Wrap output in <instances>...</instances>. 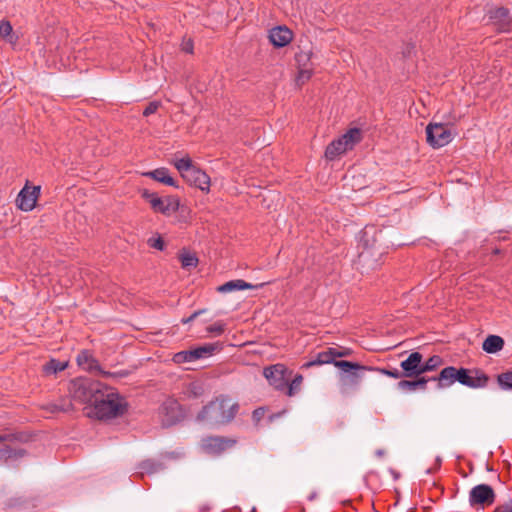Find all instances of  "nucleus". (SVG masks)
Here are the masks:
<instances>
[{"label": "nucleus", "instance_id": "nucleus-1", "mask_svg": "<svg viewBox=\"0 0 512 512\" xmlns=\"http://www.w3.org/2000/svg\"><path fill=\"white\" fill-rule=\"evenodd\" d=\"M99 394L96 400H93L88 416L98 420H109L121 417L128 411V402L115 388L104 384Z\"/></svg>", "mask_w": 512, "mask_h": 512}, {"label": "nucleus", "instance_id": "nucleus-2", "mask_svg": "<svg viewBox=\"0 0 512 512\" xmlns=\"http://www.w3.org/2000/svg\"><path fill=\"white\" fill-rule=\"evenodd\" d=\"M239 411V404L231 403L227 395H219L202 407L196 416V421L210 427L230 423Z\"/></svg>", "mask_w": 512, "mask_h": 512}, {"label": "nucleus", "instance_id": "nucleus-3", "mask_svg": "<svg viewBox=\"0 0 512 512\" xmlns=\"http://www.w3.org/2000/svg\"><path fill=\"white\" fill-rule=\"evenodd\" d=\"M382 238L383 232L374 226L364 228L358 245L361 248L358 253L360 263L371 269H375L379 265V261L386 253V247L380 243Z\"/></svg>", "mask_w": 512, "mask_h": 512}, {"label": "nucleus", "instance_id": "nucleus-4", "mask_svg": "<svg viewBox=\"0 0 512 512\" xmlns=\"http://www.w3.org/2000/svg\"><path fill=\"white\" fill-rule=\"evenodd\" d=\"M104 388V383L88 377H78L70 382L69 392L73 399L93 405V400L100 395V390Z\"/></svg>", "mask_w": 512, "mask_h": 512}, {"label": "nucleus", "instance_id": "nucleus-5", "mask_svg": "<svg viewBox=\"0 0 512 512\" xmlns=\"http://www.w3.org/2000/svg\"><path fill=\"white\" fill-rule=\"evenodd\" d=\"M456 382L472 389H483L489 385L490 376L480 368H457Z\"/></svg>", "mask_w": 512, "mask_h": 512}, {"label": "nucleus", "instance_id": "nucleus-6", "mask_svg": "<svg viewBox=\"0 0 512 512\" xmlns=\"http://www.w3.org/2000/svg\"><path fill=\"white\" fill-rule=\"evenodd\" d=\"M334 366L341 370L340 380L344 385L357 386L363 376L364 372L369 371L372 367L361 365L357 362L347 360H339L334 362Z\"/></svg>", "mask_w": 512, "mask_h": 512}, {"label": "nucleus", "instance_id": "nucleus-7", "mask_svg": "<svg viewBox=\"0 0 512 512\" xmlns=\"http://www.w3.org/2000/svg\"><path fill=\"white\" fill-rule=\"evenodd\" d=\"M159 416L163 427H171L185 417L181 404L172 398L165 400L159 407Z\"/></svg>", "mask_w": 512, "mask_h": 512}, {"label": "nucleus", "instance_id": "nucleus-8", "mask_svg": "<svg viewBox=\"0 0 512 512\" xmlns=\"http://www.w3.org/2000/svg\"><path fill=\"white\" fill-rule=\"evenodd\" d=\"M292 375L284 364L277 363L267 366L263 369V376L267 379L268 383L277 391L285 393L287 386V379Z\"/></svg>", "mask_w": 512, "mask_h": 512}, {"label": "nucleus", "instance_id": "nucleus-9", "mask_svg": "<svg viewBox=\"0 0 512 512\" xmlns=\"http://www.w3.org/2000/svg\"><path fill=\"white\" fill-rule=\"evenodd\" d=\"M496 494L488 484H478L469 492V504L471 507L484 509L495 502Z\"/></svg>", "mask_w": 512, "mask_h": 512}, {"label": "nucleus", "instance_id": "nucleus-10", "mask_svg": "<svg viewBox=\"0 0 512 512\" xmlns=\"http://www.w3.org/2000/svg\"><path fill=\"white\" fill-rule=\"evenodd\" d=\"M236 439L225 436H209L202 440V448L205 453L219 456L226 450L236 445Z\"/></svg>", "mask_w": 512, "mask_h": 512}, {"label": "nucleus", "instance_id": "nucleus-11", "mask_svg": "<svg viewBox=\"0 0 512 512\" xmlns=\"http://www.w3.org/2000/svg\"><path fill=\"white\" fill-rule=\"evenodd\" d=\"M426 139L433 148H440L451 142V131L443 124H429L426 127Z\"/></svg>", "mask_w": 512, "mask_h": 512}, {"label": "nucleus", "instance_id": "nucleus-12", "mask_svg": "<svg viewBox=\"0 0 512 512\" xmlns=\"http://www.w3.org/2000/svg\"><path fill=\"white\" fill-rule=\"evenodd\" d=\"M40 189V186L30 187L26 184L16 198L17 208L25 212L33 210L40 195Z\"/></svg>", "mask_w": 512, "mask_h": 512}, {"label": "nucleus", "instance_id": "nucleus-13", "mask_svg": "<svg viewBox=\"0 0 512 512\" xmlns=\"http://www.w3.org/2000/svg\"><path fill=\"white\" fill-rule=\"evenodd\" d=\"M421 359H423V355L418 351H413L405 360L401 361L400 367L403 378H413L422 375Z\"/></svg>", "mask_w": 512, "mask_h": 512}, {"label": "nucleus", "instance_id": "nucleus-14", "mask_svg": "<svg viewBox=\"0 0 512 512\" xmlns=\"http://www.w3.org/2000/svg\"><path fill=\"white\" fill-rule=\"evenodd\" d=\"M183 179L191 186L199 188L201 191L209 192L210 190V177L207 173L196 166L188 174L184 175Z\"/></svg>", "mask_w": 512, "mask_h": 512}, {"label": "nucleus", "instance_id": "nucleus-15", "mask_svg": "<svg viewBox=\"0 0 512 512\" xmlns=\"http://www.w3.org/2000/svg\"><path fill=\"white\" fill-rule=\"evenodd\" d=\"M457 368L447 366L443 368L437 376H432L433 382H436L437 389H445L452 386L456 382Z\"/></svg>", "mask_w": 512, "mask_h": 512}, {"label": "nucleus", "instance_id": "nucleus-16", "mask_svg": "<svg viewBox=\"0 0 512 512\" xmlns=\"http://www.w3.org/2000/svg\"><path fill=\"white\" fill-rule=\"evenodd\" d=\"M269 39L276 47H284L292 40V32L287 27L278 26L270 30Z\"/></svg>", "mask_w": 512, "mask_h": 512}, {"label": "nucleus", "instance_id": "nucleus-17", "mask_svg": "<svg viewBox=\"0 0 512 512\" xmlns=\"http://www.w3.org/2000/svg\"><path fill=\"white\" fill-rule=\"evenodd\" d=\"M40 409L51 414L66 413L73 410V404L68 397H60L56 401L41 404Z\"/></svg>", "mask_w": 512, "mask_h": 512}, {"label": "nucleus", "instance_id": "nucleus-18", "mask_svg": "<svg viewBox=\"0 0 512 512\" xmlns=\"http://www.w3.org/2000/svg\"><path fill=\"white\" fill-rule=\"evenodd\" d=\"M265 285V283H260L257 285H253L248 283L242 279H235L225 282L224 284L217 287V291L220 293H229L237 290H246V289H258Z\"/></svg>", "mask_w": 512, "mask_h": 512}, {"label": "nucleus", "instance_id": "nucleus-19", "mask_svg": "<svg viewBox=\"0 0 512 512\" xmlns=\"http://www.w3.org/2000/svg\"><path fill=\"white\" fill-rule=\"evenodd\" d=\"M339 360L333 359V354L331 347L327 348L324 351L318 352L315 356H312L311 359L305 362L301 369H308L313 366H320L324 364H333L334 362H338Z\"/></svg>", "mask_w": 512, "mask_h": 512}, {"label": "nucleus", "instance_id": "nucleus-20", "mask_svg": "<svg viewBox=\"0 0 512 512\" xmlns=\"http://www.w3.org/2000/svg\"><path fill=\"white\" fill-rule=\"evenodd\" d=\"M76 362L78 366L82 367L83 369H86L90 372L97 371L99 372L101 366L96 358L92 355V353L89 350H81L77 357Z\"/></svg>", "mask_w": 512, "mask_h": 512}, {"label": "nucleus", "instance_id": "nucleus-21", "mask_svg": "<svg viewBox=\"0 0 512 512\" xmlns=\"http://www.w3.org/2000/svg\"><path fill=\"white\" fill-rule=\"evenodd\" d=\"M223 349L221 342L205 343L204 345L198 346L191 349L194 360L212 356L216 352H220Z\"/></svg>", "mask_w": 512, "mask_h": 512}, {"label": "nucleus", "instance_id": "nucleus-22", "mask_svg": "<svg viewBox=\"0 0 512 512\" xmlns=\"http://www.w3.org/2000/svg\"><path fill=\"white\" fill-rule=\"evenodd\" d=\"M350 150L347 146V140H343L340 136L339 138L333 140L325 150V157L328 160H334L339 155L345 153L346 151Z\"/></svg>", "mask_w": 512, "mask_h": 512}, {"label": "nucleus", "instance_id": "nucleus-23", "mask_svg": "<svg viewBox=\"0 0 512 512\" xmlns=\"http://www.w3.org/2000/svg\"><path fill=\"white\" fill-rule=\"evenodd\" d=\"M141 197L150 204L151 209L156 213H166L167 208H164V199L158 196L156 192H151L148 189L141 190Z\"/></svg>", "mask_w": 512, "mask_h": 512}, {"label": "nucleus", "instance_id": "nucleus-24", "mask_svg": "<svg viewBox=\"0 0 512 512\" xmlns=\"http://www.w3.org/2000/svg\"><path fill=\"white\" fill-rule=\"evenodd\" d=\"M489 18L493 21L499 30H505L510 23L508 10L503 7L491 10L489 12Z\"/></svg>", "mask_w": 512, "mask_h": 512}, {"label": "nucleus", "instance_id": "nucleus-25", "mask_svg": "<svg viewBox=\"0 0 512 512\" xmlns=\"http://www.w3.org/2000/svg\"><path fill=\"white\" fill-rule=\"evenodd\" d=\"M505 341L501 336L488 335L482 343V349L488 354H495L503 349Z\"/></svg>", "mask_w": 512, "mask_h": 512}, {"label": "nucleus", "instance_id": "nucleus-26", "mask_svg": "<svg viewBox=\"0 0 512 512\" xmlns=\"http://www.w3.org/2000/svg\"><path fill=\"white\" fill-rule=\"evenodd\" d=\"M166 468L165 464L156 459H146L139 463L138 469L142 474H155L159 471H162Z\"/></svg>", "mask_w": 512, "mask_h": 512}, {"label": "nucleus", "instance_id": "nucleus-27", "mask_svg": "<svg viewBox=\"0 0 512 512\" xmlns=\"http://www.w3.org/2000/svg\"><path fill=\"white\" fill-rule=\"evenodd\" d=\"M26 454L24 449L14 448L5 443L0 444V460L18 459Z\"/></svg>", "mask_w": 512, "mask_h": 512}, {"label": "nucleus", "instance_id": "nucleus-28", "mask_svg": "<svg viewBox=\"0 0 512 512\" xmlns=\"http://www.w3.org/2000/svg\"><path fill=\"white\" fill-rule=\"evenodd\" d=\"M67 366V362H62L52 358L43 365V372L47 375H55L58 372L64 371Z\"/></svg>", "mask_w": 512, "mask_h": 512}, {"label": "nucleus", "instance_id": "nucleus-29", "mask_svg": "<svg viewBox=\"0 0 512 512\" xmlns=\"http://www.w3.org/2000/svg\"><path fill=\"white\" fill-rule=\"evenodd\" d=\"M343 140H347V146L351 150L356 144L362 140V131L360 128L354 127L349 129L342 136Z\"/></svg>", "mask_w": 512, "mask_h": 512}, {"label": "nucleus", "instance_id": "nucleus-30", "mask_svg": "<svg viewBox=\"0 0 512 512\" xmlns=\"http://www.w3.org/2000/svg\"><path fill=\"white\" fill-rule=\"evenodd\" d=\"M179 260L181 262L182 268L186 270L195 268L199 262L196 254L186 252L185 250L179 254Z\"/></svg>", "mask_w": 512, "mask_h": 512}, {"label": "nucleus", "instance_id": "nucleus-31", "mask_svg": "<svg viewBox=\"0 0 512 512\" xmlns=\"http://www.w3.org/2000/svg\"><path fill=\"white\" fill-rule=\"evenodd\" d=\"M0 37L11 44H14L17 40L13 33L12 25L8 20L0 21Z\"/></svg>", "mask_w": 512, "mask_h": 512}, {"label": "nucleus", "instance_id": "nucleus-32", "mask_svg": "<svg viewBox=\"0 0 512 512\" xmlns=\"http://www.w3.org/2000/svg\"><path fill=\"white\" fill-rule=\"evenodd\" d=\"M443 363V359L439 355H432L427 360L421 359L422 375L436 370Z\"/></svg>", "mask_w": 512, "mask_h": 512}, {"label": "nucleus", "instance_id": "nucleus-33", "mask_svg": "<svg viewBox=\"0 0 512 512\" xmlns=\"http://www.w3.org/2000/svg\"><path fill=\"white\" fill-rule=\"evenodd\" d=\"M289 380H290V378L287 379V386L285 389V394L289 397H292L300 391L301 384L303 381V376L301 374L297 373L291 381H289Z\"/></svg>", "mask_w": 512, "mask_h": 512}, {"label": "nucleus", "instance_id": "nucleus-34", "mask_svg": "<svg viewBox=\"0 0 512 512\" xmlns=\"http://www.w3.org/2000/svg\"><path fill=\"white\" fill-rule=\"evenodd\" d=\"M173 164L181 174L182 178L196 167L189 156L178 159L174 161Z\"/></svg>", "mask_w": 512, "mask_h": 512}, {"label": "nucleus", "instance_id": "nucleus-35", "mask_svg": "<svg viewBox=\"0 0 512 512\" xmlns=\"http://www.w3.org/2000/svg\"><path fill=\"white\" fill-rule=\"evenodd\" d=\"M312 51L311 50H301L296 55V62L298 68H310L313 67L311 62Z\"/></svg>", "mask_w": 512, "mask_h": 512}, {"label": "nucleus", "instance_id": "nucleus-36", "mask_svg": "<svg viewBox=\"0 0 512 512\" xmlns=\"http://www.w3.org/2000/svg\"><path fill=\"white\" fill-rule=\"evenodd\" d=\"M180 207V199L178 196L170 195L164 199V208H167L163 215L169 216L171 213L177 212Z\"/></svg>", "mask_w": 512, "mask_h": 512}, {"label": "nucleus", "instance_id": "nucleus-37", "mask_svg": "<svg viewBox=\"0 0 512 512\" xmlns=\"http://www.w3.org/2000/svg\"><path fill=\"white\" fill-rule=\"evenodd\" d=\"M497 383L502 390H512V370L498 374Z\"/></svg>", "mask_w": 512, "mask_h": 512}, {"label": "nucleus", "instance_id": "nucleus-38", "mask_svg": "<svg viewBox=\"0 0 512 512\" xmlns=\"http://www.w3.org/2000/svg\"><path fill=\"white\" fill-rule=\"evenodd\" d=\"M168 173H169V170L167 168L161 167V168H157L152 171H148V172L144 173L143 175L145 177L151 178L157 182L162 183Z\"/></svg>", "mask_w": 512, "mask_h": 512}, {"label": "nucleus", "instance_id": "nucleus-39", "mask_svg": "<svg viewBox=\"0 0 512 512\" xmlns=\"http://www.w3.org/2000/svg\"><path fill=\"white\" fill-rule=\"evenodd\" d=\"M370 372H378L380 374H383L385 376H388L390 378L394 379H401L403 378L401 374V370L397 368H374L370 369Z\"/></svg>", "mask_w": 512, "mask_h": 512}, {"label": "nucleus", "instance_id": "nucleus-40", "mask_svg": "<svg viewBox=\"0 0 512 512\" xmlns=\"http://www.w3.org/2000/svg\"><path fill=\"white\" fill-rule=\"evenodd\" d=\"M396 387L398 390L405 391V392H414L416 391V385L414 378H406L401 379L397 384Z\"/></svg>", "mask_w": 512, "mask_h": 512}, {"label": "nucleus", "instance_id": "nucleus-41", "mask_svg": "<svg viewBox=\"0 0 512 512\" xmlns=\"http://www.w3.org/2000/svg\"><path fill=\"white\" fill-rule=\"evenodd\" d=\"M173 360L178 364L195 361L191 349L176 353Z\"/></svg>", "mask_w": 512, "mask_h": 512}, {"label": "nucleus", "instance_id": "nucleus-42", "mask_svg": "<svg viewBox=\"0 0 512 512\" xmlns=\"http://www.w3.org/2000/svg\"><path fill=\"white\" fill-rule=\"evenodd\" d=\"M313 67L310 68H298V74L296 77V83L301 85L305 83L312 75Z\"/></svg>", "mask_w": 512, "mask_h": 512}, {"label": "nucleus", "instance_id": "nucleus-43", "mask_svg": "<svg viewBox=\"0 0 512 512\" xmlns=\"http://www.w3.org/2000/svg\"><path fill=\"white\" fill-rule=\"evenodd\" d=\"M333 359L337 360V358L349 357L352 355L353 351L347 347H331Z\"/></svg>", "mask_w": 512, "mask_h": 512}, {"label": "nucleus", "instance_id": "nucleus-44", "mask_svg": "<svg viewBox=\"0 0 512 512\" xmlns=\"http://www.w3.org/2000/svg\"><path fill=\"white\" fill-rule=\"evenodd\" d=\"M226 324L222 321L215 322L214 324L206 327V331L209 334L219 336L224 333Z\"/></svg>", "mask_w": 512, "mask_h": 512}, {"label": "nucleus", "instance_id": "nucleus-45", "mask_svg": "<svg viewBox=\"0 0 512 512\" xmlns=\"http://www.w3.org/2000/svg\"><path fill=\"white\" fill-rule=\"evenodd\" d=\"M98 373L101 376L105 377V378H115V379L125 378L129 374V372L127 370H120V371H116V372H109V371L103 370L102 368H100Z\"/></svg>", "mask_w": 512, "mask_h": 512}, {"label": "nucleus", "instance_id": "nucleus-46", "mask_svg": "<svg viewBox=\"0 0 512 512\" xmlns=\"http://www.w3.org/2000/svg\"><path fill=\"white\" fill-rule=\"evenodd\" d=\"M413 378L415 380L416 391H425L427 389L428 382L433 381L432 377L425 376V374Z\"/></svg>", "mask_w": 512, "mask_h": 512}, {"label": "nucleus", "instance_id": "nucleus-47", "mask_svg": "<svg viewBox=\"0 0 512 512\" xmlns=\"http://www.w3.org/2000/svg\"><path fill=\"white\" fill-rule=\"evenodd\" d=\"M148 244L150 247L155 248L160 251L164 250V248H165V242L162 239V237H160V236L157 238H150L148 240Z\"/></svg>", "mask_w": 512, "mask_h": 512}, {"label": "nucleus", "instance_id": "nucleus-48", "mask_svg": "<svg viewBox=\"0 0 512 512\" xmlns=\"http://www.w3.org/2000/svg\"><path fill=\"white\" fill-rule=\"evenodd\" d=\"M160 105H161L160 101H152V102H150L147 105V107L144 109L143 115L147 117V116H150V115L154 114L158 110Z\"/></svg>", "mask_w": 512, "mask_h": 512}, {"label": "nucleus", "instance_id": "nucleus-49", "mask_svg": "<svg viewBox=\"0 0 512 512\" xmlns=\"http://www.w3.org/2000/svg\"><path fill=\"white\" fill-rule=\"evenodd\" d=\"M207 311V309H199L195 312H193L189 317L187 318H182L181 319V323L183 324H188V323H191L192 321H194L198 316L202 315L203 313H205Z\"/></svg>", "mask_w": 512, "mask_h": 512}, {"label": "nucleus", "instance_id": "nucleus-50", "mask_svg": "<svg viewBox=\"0 0 512 512\" xmlns=\"http://www.w3.org/2000/svg\"><path fill=\"white\" fill-rule=\"evenodd\" d=\"M493 512H512V500H508L504 504L496 506Z\"/></svg>", "mask_w": 512, "mask_h": 512}, {"label": "nucleus", "instance_id": "nucleus-51", "mask_svg": "<svg viewBox=\"0 0 512 512\" xmlns=\"http://www.w3.org/2000/svg\"><path fill=\"white\" fill-rule=\"evenodd\" d=\"M181 49L182 51L186 52V53H193V42L190 38L188 39H183L182 43H181Z\"/></svg>", "mask_w": 512, "mask_h": 512}, {"label": "nucleus", "instance_id": "nucleus-52", "mask_svg": "<svg viewBox=\"0 0 512 512\" xmlns=\"http://www.w3.org/2000/svg\"><path fill=\"white\" fill-rule=\"evenodd\" d=\"M162 184H165V185H168V186H172V187H175L177 189L180 188L179 184L177 183L176 180H174V178H172L170 176V174L168 173L167 176L165 177V179L163 180Z\"/></svg>", "mask_w": 512, "mask_h": 512}, {"label": "nucleus", "instance_id": "nucleus-53", "mask_svg": "<svg viewBox=\"0 0 512 512\" xmlns=\"http://www.w3.org/2000/svg\"><path fill=\"white\" fill-rule=\"evenodd\" d=\"M260 410L261 409L254 410V412H253V417L254 418H259L260 417V415L262 414V412L260 413Z\"/></svg>", "mask_w": 512, "mask_h": 512}, {"label": "nucleus", "instance_id": "nucleus-54", "mask_svg": "<svg viewBox=\"0 0 512 512\" xmlns=\"http://www.w3.org/2000/svg\"><path fill=\"white\" fill-rule=\"evenodd\" d=\"M384 453H385V452H384V450H382V449H378V450H376V452H375V454H376V456H377V457H382V456L384 455Z\"/></svg>", "mask_w": 512, "mask_h": 512}, {"label": "nucleus", "instance_id": "nucleus-55", "mask_svg": "<svg viewBox=\"0 0 512 512\" xmlns=\"http://www.w3.org/2000/svg\"><path fill=\"white\" fill-rule=\"evenodd\" d=\"M501 252H502V251H501V249H499V248H494V249H493V251H492V254H494V255H498V254H500Z\"/></svg>", "mask_w": 512, "mask_h": 512}, {"label": "nucleus", "instance_id": "nucleus-56", "mask_svg": "<svg viewBox=\"0 0 512 512\" xmlns=\"http://www.w3.org/2000/svg\"><path fill=\"white\" fill-rule=\"evenodd\" d=\"M7 436L6 435H0V443L2 444L4 441H6Z\"/></svg>", "mask_w": 512, "mask_h": 512}, {"label": "nucleus", "instance_id": "nucleus-57", "mask_svg": "<svg viewBox=\"0 0 512 512\" xmlns=\"http://www.w3.org/2000/svg\"><path fill=\"white\" fill-rule=\"evenodd\" d=\"M391 473L393 474L394 478L397 479L399 477V473L394 471V470H391Z\"/></svg>", "mask_w": 512, "mask_h": 512}, {"label": "nucleus", "instance_id": "nucleus-58", "mask_svg": "<svg viewBox=\"0 0 512 512\" xmlns=\"http://www.w3.org/2000/svg\"><path fill=\"white\" fill-rule=\"evenodd\" d=\"M436 462H437V464H438V468H439V467H440V465H441V458H440V457H437V458H436Z\"/></svg>", "mask_w": 512, "mask_h": 512}, {"label": "nucleus", "instance_id": "nucleus-59", "mask_svg": "<svg viewBox=\"0 0 512 512\" xmlns=\"http://www.w3.org/2000/svg\"><path fill=\"white\" fill-rule=\"evenodd\" d=\"M433 470H434V469L429 468V469H427V471H426V472H427L428 474H430V473H432V472H433Z\"/></svg>", "mask_w": 512, "mask_h": 512}, {"label": "nucleus", "instance_id": "nucleus-60", "mask_svg": "<svg viewBox=\"0 0 512 512\" xmlns=\"http://www.w3.org/2000/svg\"><path fill=\"white\" fill-rule=\"evenodd\" d=\"M251 512H257V511H256V508H253Z\"/></svg>", "mask_w": 512, "mask_h": 512}]
</instances>
